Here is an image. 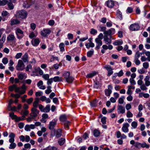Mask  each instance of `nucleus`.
Returning <instances> with one entry per match:
<instances>
[{
  "label": "nucleus",
  "mask_w": 150,
  "mask_h": 150,
  "mask_svg": "<svg viewBox=\"0 0 150 150\" xmlns=\"http://www.w3.org/2000/svg\"><path fill=\"white\" fill-rule=\"evenodd\" d=\"M8 137L9 138V142L11 143L9 146V148L10 149H13L16 146V144L14 142L15 134L13 132H11L9 133Z\"/></svg>",
  "instance_id": "nucleus-1"
},
{
  "label": "nucleus",
  "mask_w": 150,
  "mask_h": 150,
  "mask_svg": "<svg viewBox=\"0 0 150 150\" xmlns=\"http://www.w3.org/2000/svg\"><path fill=\"white\" fill-rule=\"evenodd\" d=\"M62 76L64 77L66 82L71 83L74 80L73 77L70 75V73L68 71H64L63 72Z\"/></svg>",
  "instance_id": "nucleus-2"
},
{
  "label": "nucleus",
  "mask_w": 150,
  "mask_h": 150,
  "mask_svg": "<svg viewBox=\"0 0 150 150\" xmlns=\"http://www.w3.org/2000/svg\"><path fill=\"white\" fill-rule=\"evenodd\" d=\"M67 117L65 115H62L60 117L59 119L61 121L64 122V126L66 128L68 129L70 122L67 120Z\"/></svg>",
  "instance_id": "nucleus-3"
},
{
  "label": "nucleus",
  "mask_w": 150,
  "mask_h": 150,
  "mask_svg": "<svg viewBox=\"0 0 150 150\" xmlns=\"http://www.w3.org/2000/svg\"><path fill=\"white\" fill-rule=\"evenodd\" d=\"M16 14L19 18L24 19L27 16V13L25 10H22L18 11Z\"/></svg>",
  "instance_id": "nucleus-4"
},
{
  "label": "nucleus",
  "mask_w": 150,
  "mask_h": 150,
  "mask_svg": "<svg viewBox=\"0 0 150 150\" xmlns=\"http://www.w3.org/2000/svg\"><path fill=\"white\" fill-rule=\"evenodd\" d=\"M25 65L22 60L19 59L18 61L16 69L17 70L22 71L24 69Z\"/></svg>",
  "instance_id": "nucleus-5"
},
{
  "label": "nucleus",
  "mask_w": 150,
  "mask_h": 150,
  "mask_svg": "<svg viewBox=\"0 0 150 150\" xmlns=\"http://www.w3.org/2000/svg\"><path fill=\"white\" fill-rule=\"evenodd\" d=\"M15 33L17 38L19 39H22L24 36L23 32L19 28L17 29L16 30Z\"/></svg>",
  "instance_id": "nucleus-6"
},
{
  "label": "nucleus",
  "mask_w": 150,
  "mask_h": 150,
  "mask_svg": "<svg viewBox=\"0 0 150 150\" xmlns=\"http://www.w3.org/2000/svg\"><path fill=\"white\" fill-rule=\"evenodd\" d=\"M51 30L49 29H44L41 31L40 34L41 35L46 37L47 36L51 33Z\"/></svg>",
  "instance_id": "nucleus-7"
},
{
  "label": "nucleus",
  "mask_w": 150,
  "mask_h": 150,
  "mask_svg": "<svg viewBox=\"0 0 150 150\" xmlns=\"http://www.w3.org/2000/svg\"><path fill=\"white\" fill-rule=\"evenodd\" d=\"M112 38V37L111 36H110L108 37V35L104 34L103 40L106 44L109 45L111 43L112 40L111 39Z\"/></svg>",
  "instance_id": "nucleus-8"
},
{
  "label": "nucleus",
  "mask_w": 150,
  "mask_h": 150,
  "mask_svg": "<svg viewBox=\"0 0 150 150\" xmlns=\"http://www.w3.org/2000/svg\"><path fill=\"white\" fill-rule=\"evenodd\" d=\"M104 67L108 71L107 76H110L113 73V71H112L113 69L111 67L110 65H105Z\"/></svg>",
  "instance_id": "nucleus-9"
},
{
  "label": "nucleus",
  "mask_w": 150,
  "mask_h": 150,
  "mask_svg": "<svg viewBox=\"0 0 150 150\" xmlns=\"http://www.w3.org/2000/svg\"><path fill=\"white\" fill-rule=\"evenodd\" d=\"M140 28V26L138 24H132L129 27V29L132 31H137Z\"/></svg>",
  "instance_id": "nucleus-10"
},
{
  "label": "nucleus",
  "mask_w": 150,
  "mask_h": 150,
  "mask_svg": "<svg viewBox=\"0 0 150 150\" xmlns=\"http://www.w3.org/2000/svg\"><path fill=\"white\" fill-rule=\"evenodd\" d=\"M95 42L96 43L95 49L98 50L100 48V46L102 45L103 42L102 40L99 39H95Z\"/></svg>",
  "instance_id": "nucleus-11"
},
{
  "label": "nucleus",
  "mask_w": 150,
  "mask_h": 150,
  "mask_svg": "<svg viewBox=\"0 0 150 150\" xmlns=\"http://www.w3.org/2000/svg\"><path fill=\"white\" fill-rule=\"evenodd\" d=\"M129 125L127 123H124L122 128V131L124 133H127L129 131L128 127Z\"/></svg>",
  "instance_id": "nucleus-12"
},
{
  "label": "nucleus",
  "mask_w": 150,
  "mask_h": 150,
  "mask_svg": "<svg viewBox=\"0 0 150 150\" xmlns=\"http://www.w3.org/2000/svg\"><path fill=\"white\" fill-rule=\"evenodd\" d=\"M115 29L113 28H111L109 30L105 31L104 33V34H106L107 35L111 36L115 34Z\"/></svg>",
  "instance_id": "nucleus-13"
},
{
  "label": "nucleus",
  "mask_w": 150,
  "mask_h": 150,
  "mask_svg": "<svg viewBox=\"0 0 150 150\" xmlns=\"http://www.w3.org/2000/svg\"><path fill=\"white\" fill-rule=\"evenodd\" d=\"M57 124V121L52 120L50 121L49 124V128L50 130H53Z\"/></svg>",
  "instance_id": "nucleus-14"
},
{
  "label": "nucleus",
  "mask_w": 150,
  "mask_h": 150,
  "mask_svg": "<svg viewBox=\"0 0 150 150\" xmlns=\"http://www.w3.org/2000/svg\"><path fill=\"white\" fill-rule=\"evenodd\" d=\"M117 111L119 114H123L125 112V108L121 105H118V106Z\"/></svg>",
  "instance_id": "nucleus-15"
},
{
  "label": "nucleus",
  "mask_w": 150,
  "mask_h": 150,
  "mask_svg": "<svg viewBox=\"0 0 150 150\" xmlns=\"http://www.w3.org/2000/svg\"><path fill=\"white\" fill-rule=\"evenodd\" d=\"M35 128V125H26L25 126V129L26 131H30L31 129H34Z\"/></svg>",
  "instance_id": "nucleus-16"
},
{
  "label": "nucleus",
  "mask_w": 150,
  "mask_h": 150,
  "mask_svg": "<svg viewBox=\"0 0 150 150\" xmlns=\"http://www.w3.org/2000/svg\"><path fill=\"white\" fill-rule=\"evenodd\" d=\"M40 41L38 38L33 39L31 41L32 45L34 46H37L40 43Z\"/></svg>",
  "instance_id": "nucleus-17"
},
{
  "label": "nucleus",
  "mask_w": 150,
  "mask_h": 150,
  "mask_svg": "<svg viewBox=\"0 0 150 150\" xmlns=\"http://www.w3.org/2000/svg\"><path fill=\"white\" fill-rule=\"evenodd\" d=\"M7 40L9 41H13L16 42V39L13 35L10 34L7 37Z\"/></svg>",
  "instance_id": "nucleus-18"
},
{
  "label": "nucleus",
  "mask_w": 150,
  "mask_h": 150,
  "mask_svg": "<svg viewBox=\"0 0 150 150\" xmlns=\"http://www.w3.org/2000/svg\"><path fill=\"white\" fill-rule=\"evenodd\" d=\"M17 76L18 79L22 80L23 79H25L27 78V75L25 73L21 72L17 74Z\"/></svg>",
  "instance_id": "nucleus-19"
},
{
  "label": "nucleus",
  "mask_w": 150,
  "mask_h": 150,
  "mask_svg": "<svg viewBox=\"0 0 150 150\" xmlns=\"http://www.w3.org/2000/svg\"><path fill=\"white\" fill-rule=\"evenodd\" d=\"M43 82L42 81L40 80L37 83V85L41 89L44 90L45 89V86H43Z\"/></svg>",
  "instance_id": "nucleus-20"
},
{
  "label": "nucleus",
  "mask_w": 150,
  "mask_h": 150,
  "mask_svg": "<svg viewBox=\"0 0 150 150\" xmlns=\"http://www.w3.org/2000/svg\"><path fill=\"white\" fill-rule=\"evenodd\" d=\"M20 21L17 19L12 18L11 20L10 24L11 25L19 24Z\"/></svg>",
  "instance_id": "nucleus-21"
},
{
  "label": "nucleus",
  "mask_w": 150,
  "mask_h": 150,
  "mask_svg": "<svg viewBox=\"0 0 150 150\" xmlns=\"http://www.w3.org/2000/svg\"><path fill=\"white\" fill-rule=\"evenodd\" d=\"M145 81L146 85L148 86L150 85V76H146L144 79Z\"/></svg>",
  "instance_id": "nucleus-22"
},
{
  "label": "nucleus",
  "mask_w": 150,
  "mask_h": 150,
  "mask_svg": "<svg viewBox=\"0 0 150 150\" xmlns=\"http://www.w3.org/2000/svg\"><path fill=\"white\" fill-rule=\"evenodd\" d=\"M115 4L114 1L112 0L108 1L106 2L107 6L109 8H112Z\"/></svg>",
  "instance_id": "nucleus-23"
},
{
  "label": "nucleus",
  "mask_w": 150,
  "mask_h": 150,
  "mask_svg": "<svg viewBox=\"0 0 150 150\" xmlns=\"http://www.w3.org/2000/svg\"><path fill=\"white\" fill-rule=\"evenodd\" d=\"M149 95L147 93H144L143 92H141L139 93V98H142L143 97L145 98H148L149 97Z\"/></svg>",
  "instance_id": "nucleus-24"
},
{
  "label": "nucleus",
  "mask_w": 150,
  "mask_h": 150,
  "mask_svg": "<svg viewBox=\"0 0 150 150\" xmlns=\"http://www.w3.org/2000/svg\"><path fill=\"white\" fill-rule=\"evenodd\" d=\"M22 59L25 63L28 62V55L27 53H25L22 56Z\"/></svg>",
  "instance_id": "nucleus-25"
},
{
  "label": "nucleus",
  "mask_w": 150,
  "mask_h": 150,
  "mask_svg": "<svg viewBox=\"0 0 150 150\" xmlns=\"http://www.w3.org/2000/svg\"><path fill=\"white\" fill-rule=\"evenodd\" d=\"M60 51L63 52L65 51V45L64 43L61 42L59 45Z\"/></svg>",
  "instance_id": "nucleus-26"
},
{
  "label": "nucleus",
  "mask_w": 150,
  "mask_h": 150,
  "mask_svg": "<svg viewBox=\"0 0 150 150\" xmlns=\"http://www.w3.org/2000/svg\"><path fill=\"white\" fill-rule=\"evenodd\" d=\"M97 72L96 71H92V72L88 74L86 76L87 78H92L96 74Z\"/></svg>",
  "instance_id": "nucleus-27"
},
{
  "label": "nucleus",
  "mask_w": 150,
  "mask_h": 150,
  "mask_svg": "<svg viewBox=\"0 0 150 150\" xmlns=\"http://www.w3.org/2000/svg\"><path fill=\"white\" fill-rule=\"evenodd\" d=\"M93 134L95 137H98L100 134V131L97 129H95L93 131Z\"/></svg>",
  "instance_id": "nucleus-28"
},
{
  "label": "nucleus",
  "mask_w": 150,
  "mask_h": 150,
  "mask_svg": "<svg viewBox=\"0 0 150 150\" xmlns=\"http://www.w3.org/2000/svg\"><path fill=\"white\" fill-rule=\"evenodd\" d=\"M22 89V90H21L20 92V94H24L25 92V90L27 88V87L26 86L25 84H23L21 87V88Z\"/></svg>",
  "instance_id": "nucleus-29"
},
{
  "label": "nucleus",
  "mask_w": 150,
  "mask_h": 150,
  "mask_svg": "<svg viewBox=\"0 0 150 150\" xmlns=\"http://www.w3.org/2000/svg\"><path fill=\"white\" fill-rule=\"evenodd\" d=\"M85 46L87 49L89 48L90 47H93L95 46L94 43L93 42L86 43L85 44Z\"/></svg>",
  "instance_id": "nucleus-30"
},
{
  "label": "nucleus",
  "mask_w": 150,
  "mask_h": 150,
  "mask_svg": "<svg viewBox=\"0 0 150 150\" xmlns=\"http://www.w3.org/2000/svg\"><path fill=\"white\" fill-rule=\"evenodd\" d=\"M94 51L93 49H92L90 51L87 52V56L88 57H90L93 54Z\"/></svg>",
  "instance_id": "nucleus-31"
},
{
  "label": "nucleus",
  "mask_w": 150,
  "mask_h": 150,
  "mask_svg": "<svg viewBox=\"0 0 150 150\" xmlns=\"http://www.w3.org/2000/svg\"><path fill=\"white\" fill-rule=\"evenodd\" d=\"M53 81L55 82L61 81H62V78L58 76H56L52 78Z\"/></svg>",
  "instance_id": "nucleus-32"
},
{
  "label": "nucleus",
  "mask_w": 150,
  "mask_h": 150,
  "mask_svg": "<svg viewBox=\"0 0 150 150\" xmlns=\"http://www.w3.org/2000/svg\"><path fill=\"white\" fill-rule=\"evenodd\" d=\"M123 44V42L122 40H117L115 41L113 44L115 45H121Z\"/></svg>",
  "instance_id": "nucleus-33"
},
{
  "label": "nucleus",
  "mask_w": 150,
  "mask_h": 150,
  "mask_svg": "<svg viewBox=\"0 0 150 150\" xmlns=\"http://www.w3.org/2000/svg\"><path fill=\"white\" fill-rule=\"evenodd\" d=\"M39 99L38 98H36L33 103V108H36L38 105Z\"/></svg>",
  "instance_id": "nucleus-34"
},
{
  "label": "nucleus",
  "mask_w": 150,
  "mask_h": 150,
  "mask_svg": "<svg viewBox=\"0 0 150 150\" xmlns=\"http://www.w3.org/2000/svg\"><path fill=\"white\" fill-rule=\"evenodd\" d=\"M117 15L118 18L120 20L122 19V13L119 10H117Z\"/></svg>",
  "instance_id": "nucleus-35"
},
{
  "label": "nucleus",
  "mask_w": 150,
  "mask_h": 150,
  "mask_svg": "<svg viewBox=\"0 0 150 150\" xmlns=\"http://www.w3.org/2000/svg\"><path fill=\"white\" fill-rule=\"evenodd\" d=\"M50 110V105H46V107L44 108L43 112H47Z\"/></svg>",
  "instance_id": "nucleus-36"
},
{
  "label": "nucleus",
  "mask_w": 150,
  "mask_h": 150,
  "mask_svg": "<svg viewBox=\"0 0 150 150\" xmlns=\"http://www.w3.org/2000/svg\"><path fill=\"white\" fill-rule=\"evenodd\" d=\"M52 87L50 86H48L47 87V89L45 91V93L46 94H48L52 92L51 88Z\"/></svg>",
  "instance_id": "nucleus-37"
},
{
  "label": "nucleus",
  "mask_w": 150,
  "mask_h": 150,
  "mask_svg": "<svg viewBox=\"0 0 150 150\" xmlns=\"http://www.w3.org/2000/svg\"><path fill=\"white\" fill-rule=\"evenodd\" d=\"M62 134V130L60 129H58L56 133V137L58 138Z\"/></svg>",
  "instance_id": "nucleus-38"
},
{
  "label": "nucleus",
  "mask_w": 150,
  "mask_h": 150,
  "mask_svg": "<svg viewBox=\"0 0 150 150\" xmlns=\"http://www.w3.org/2000/svg\"><path fill=\"white\" fill-rule=\"evenodd\" d=\"M105 94L107 96H110L112 93V91L109 89H105Z\"/></svg>",
  "instance_id": "nucleus-39"
},
{
  "label": "nucleus",
  "mask_w": 150,
  "mask_h": 150,
  "mask_svg": "<svg viewBox=\"0 0 150 150\" xmlns=\"http://www.w3.org/2000/svg\"><path fill=\"white\" fill-rule=\"evenodd\" d=\"M65 139L63 138H61L58 141V143L60 145L64 144L65 142Z\"/></svg>",
  "instance_id": "nucleus-40"
},
{
  "label": "nucleus",
  "mask_w": 150,
  "mask_h": 150,
  "mask_svg": "<svg viewBox=\"0 0 150 150\" xmlns=\"http://www.w3.org/2000/svg\"><path fill=\"white\" fill-rule=\"evenodd\" d=\"M25 118V117L24 116H22L21 117H18L16 116V117L15 119V121L16 122H18L20 120H23Z\"/></svg>",
  "instance_id": "nucleus-41"
},
{
  "label": "nucleus",
  "mask_w": 150,
  "mask_h": 150,
  "mask_svg": "<svg viewBox=\"0 0 150 150\" xmlns=\"http://www.w3.org/2000/svg\"><path fill=\"white\" fill-rule=\"evenodd\" d=\"M42 78L45 80H47L49 79L50 77L49 75L48 74H43L42 76Z\"/></svg>",
  "instance_id": "nucleus-42"
},
{
  "label": "nucleus",
  "mask_w": 150,
  "mask_h": 150,
  "mask_svg": "<svg viewBox=\"0 0 150 150\" xmlns=\"http://www.w3.org/2000/svg\"><path fill=\"white\" fill-rule=\"evenodd\" d=\"M150 146V145L149 144H147L146 143L144 142L143 143H141V147L144 148L146 147V148H148Z\"/></svg>",
  "instance_id": "nucleus-43"
},
{
  "label": "nucleus",
  "mask_w": 150,
  "mask_h": 150,
  "mask_svg": "<svg viewBox=\"0 0 150 150\" xmlns=\"http://www.w3.org/2000/svg\"><path fill=\"white\" fill-rule=\"evenodd\" d=\"M8 1L6 0H0V6H4L7 4Z\"/></svg>",
  "instance_id": "nucleus-44"
},
{
  "label": "nucleus",
  "mask_w": 150,
  "mask_h": 150,
  "mask_svg": "<svg viewBox=\"0 0 150 150\" xmlns=\"http://www.w3.org/2000/svg\"><path fill=\"white\" fill-rule=\"evenodd\" d=\"M149 63L147 62H144L143 64V66L144 68L147 69L149 67Z\"/></svg>",
  "instance_id": "nucleus-45"
},
{
  "label": "nucleus",
  "mask_w": 150,
  "mask_h": 150,
  "mask_svg": "<svg viewBox=\"0 0 150 150\" xmlns=\"http://www.w3.org/2000/svg\"><path fill=\"white\" fill-rule=\"evenodd\" d=\"M137 71L139 73L141 74H144L146 72L144 69L143 68H142L141 69H138Z\"/></svg>",
  "instance_id": "nucleus-46"
},
{
  "label": "nucleus",
  "mask_w": 150,
  "mask_h": 150,
  "mask_svg": "<svg viewBox=\"0 0 150 150\" xmlns=\"http://www.w3.org/2000/svg\"><path fill=\"white\" fill-rule=\"evenodd\" d=\"M90 32L91 34L95 35L97 33V31L94 28H91Z\"/></svg>",
  "instance_id": "nucleus-47"
},
{
  "label": "nucleus",
  "mask_w": 150,
  "mask_h": 150,
  "mask_svg": "<svg viewBox=\"0 0 150 150\" xmlns=\"http://www.w3.org/2000/svg\"><path fill=\"white\" fill-rule=\"evenodd\" d=\"M144 53L146 55L147 57L148 61L150 62V52L149 51L145 52Z\"/></svg>",
  "instance_id": "nucleus-48"
},
{
  "label": "nucleus",
  "mask_w": 150,
  "mask_h": 150,
  "mask_svg": "<svg viewBox=\"0 0 150 150\" xmlns=\"http://www.w3.org/2000/svg\"><path fill=\"white\" fill-rule=\"evenodd\" d=\"M97 102L96 100H94L91 103V105L92 107H96L97 105Z\"/></svg>",
  "instance_id": "nucleus-49"
},
{
  "label": "nucleus",
  "mask_w": 150,
  "mask_h": 150,
  "mask_svg": "<svg viewBox=\"0 0 150 150\" xmlns=\"http://www.w3.org/2000/svg\"><path fill=\"white\" fill-rule=\"evenodd\" d=\"M16 85L13 84L9 87L8 90L10 91H12L13 90H15Z\"/></svg>",
  "instance_id": "nucleus-50"
},
{
  "label": "nucleus",
  "mask_w": 150,
  "mask_h": 150,
  "mask_svg": "<svg viewBox=\"0 0 150 150\" xmlns=\"http://www.w3.org/2000/svg\"><path fill=\"white\" fill-rule=\"evenodd\" d=\"M126 116L127 117L130 118L133 117V114L130 111H128L127 113Z\"/></svg>",
  "instance_id": "nucleus-51"
},
{
  "label": "nucleus",
  "mask_w": 150,
  "mask_h": 150,
  "mask_svg": "<svg viewBox=\"0 0 150 150\" xmlns=\"http://www.w3.org/2000/svg\"><path fill=\"white\" fill-rule=\"evenodd\" d=\"M131 126L134 129H135L137 127V123L136 121H133L131 123Z\"/></svg>",
  "instance_id": "nucleus-52"
},
{
  "label": "nucleus",
  "mask_w": 150,
  "mask_h": 150,
  "mask_svg": "<svg viewBox=\"0 0 150 150\" xmlns=\"http://www.w3.org/2000/svg\"><path fill=\"white\" fill-rule=\"evenodd\" d=\"M99 83L98 81H94L93 87L95 88H98L99 87Z\"/></svg>",
  "instance_id": "nucleus-53"
},
{
  "label": "nucleus",
  "mask_w": 150,
  "mask_h": 150,
  "mask_svg": "<svg viewBox=\"0 0 150 150\" xmlns=\"http://www.w3.org/2000/svg\"><path fill=\"white\" fill-rule=\"evenodd\" d=\"M32 112L34 113H36V114H38L39 112V111L36 108H33L31 109Z\"/></svg>",
  "instance_id": "nucleus-54"
},
{
  "label": "nucleus",
  "mask_w": 150,
  "mask_h": 150,
  "mask_svg": "<svg viewBox=\"0 0 150 150\" xmlns=\"http://www.w3.org/2000/svg\"><path fill=\"white\" fill-rule=\"evenodd\" d=\"M133 11V9L131 7H128L127 9L126 12L127 13H131Z\"/></svg>",
  "instance_id": "nucleus-55"
},
{
  "label": "nucleus",
  "mask_w": 150,
  "mask_h": 150,
  "mask_svg": "<svg viewBox=\"0 0 150 150\" xmlns=\"http://www.w3.org/2000/svg\"><path fill=\"white\" fill-rule=\"evenodd\" d=\"M31 5L28 3L27 2H25L23 4V6L25 8H28Z\"/></svg>",
  "instance_id": "nucleus-56"
},
{
  "label": "nucleus",
  "mask_w": 150,
  "mask_h": 150,
  "mask_svg": "<svg viewBox=\"0 0 150 150\" xmlns=\"http://www.w3.org/2000/svg\"><path fill=\"white\" fill-rule=\"evenodd\" d=\"M124 96H122L118 100V102L119 103L122 104L124 102V99L125 98Z\"/></svg>",
  "instance_id": "nucleus-57"
},
{
  "label": "nucleus",
  "mask_w": 150,
  "mask_h": 150,
  "mask_svg": "<svg viewBox=\"0 0 150 150\" xmlns=\"http://www.w3.org/2000/svg\"><path fill=\"white\" fill-rule=\"evenodd\" d=\"M140 56V54L139 51H137L135 55L134 59H138Z\"/></svg>",
  "instance_id": "nucleus-58"
},
{
  "label": "nucleus",
  "mask_w": 150,
  "mask_h": 150,
  "mask_svg": "<svg viewBox=\"0 0 150 150\" xmlns=\"http://www.w3.org/2000/svg\"><path fill=\"white\" fill-rule=\"evenodd\" d=\"M9 116L12 119H15L16 117V115H15L13 112H11L9 113Z\"/></svg>",
  "instance_id": "nucleus-59"
},
{
  "label": "nucleus",
  "mask_w": 150,
  "mask_h": 150,
  "mask_svg": "<svg viewBox=\"0 0 150 150\" xmlns=\"http://www.w3.org/2000/svg\"><path fill=\"white\" fill-rule=\"evenodd\" d=\"M53 81L52 78H51L47 80V84L48 86H49L51 84Z\"/></svg>",
  "instance_id": "nucleus-60"
},
{
  "label": "nucleus",
  "mask_w": 150,
  "mask_h": 150,
  "mask_svg": "<svg viewBox=\"0 0 150 150\" xmlns=\"http://www.w3.org/2000/svg\"><path fill=\"white\" fill-rule=\"evenodd\" d=\"M9 8L10 10L13 9L14 8V6L13 4L11 2H9L8 3Z\"/></svg>",
  "instance_id": "nucleus-61"
},
{
  "label": "nucleus",
  "mask_w": 150,
  "mask_h": 150,
  "mask_svg": "<svg viewBox=\"0 0 150 150\" xmlns=\"http://www.w3.org/2000/svg\"><path fill=\"white\" fill-rule=\"evenodd\" d=\"M22 55V53L21 52L17 53L15 56V58L16 59H18L21 57Z\"/></svg>",
  "instance_id": "nucleus-62"
},
{
  "label": "nucleus",
  "mask_w": 150,
  "mask_h": 150,
  "mask_svg": "<svg viewBox=\"0 0 150 150\" xmlns=\"http://www.w3.org/2000/svg\"><path fill=\"white\" fill-rule=\"evenodd\" d=\"M8 59L7 58H4L2 60V62L4 64H6L8 63Z\"/></svg>",
  "instance_id": "nucleus-63"
},
{
  "label": "nucleus",
  "mask_w": 150,
  "mask_h": 150,
  "mask_svg": "<svg viewBox=\"0 0 150 150\" xmlns=\"http://www.w3.org/2000/svg\"><path fill=\"white\" fill-rule=\"evenodd\" d=\"M47 150H57V149L54 146H49L47 147Z\"/></svg>",
  "instance_id": "nucleus-64"
}]
</instances>
